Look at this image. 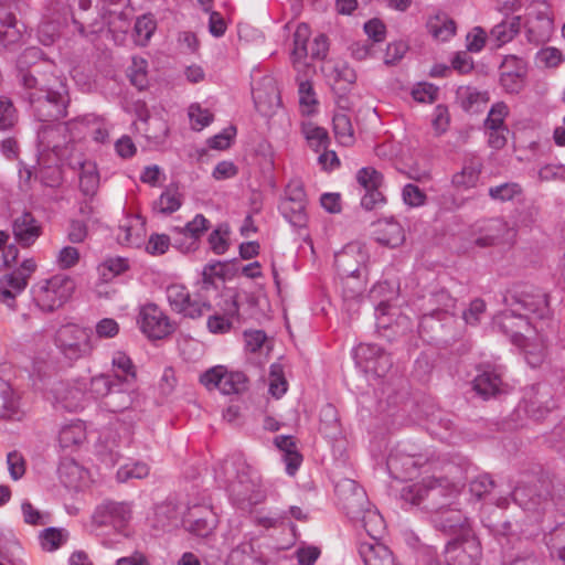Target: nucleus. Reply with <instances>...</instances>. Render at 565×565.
<instances>
[{"label": "nucleus", "mask_w": 565, "mask_h": 565, "mask_svg": "<svg viewBox=\"0 0 565 565\" xmlns=\"http://www.w3.org/2000/svg\"><path fill=\"white\" fill-rule=\"evenodd\" d=\"M546 311V300L543 296H525L523 299H516L509 309L493 318L494 327L523 350L527 364L533 367L539 366L545 358Z\"/></svg>", "instance_id": "f257e3e1"}, {"label": "nucleus", "mask_w": 565, "mask_h": 565, "mask_svg": "<svg viewBox=\"0 0 565 565\" xmlns=\"http://www.w3.org/2000/svg\"><path fill=\"white\" fill-rule=\"evenodd\" d=\"M87 135L99 142H104L108 136L100 121L95 116L88 115L67 124L45 126L38 132V139L43 151L51 148L55 156L62 159L68 142Z\"/></svg>", "instance_id": "f03ea898"}, {"label": "nucleus", "mask_w": 565, "mask_h": 565, "mask_svg": "<svg viewBox=\"0 0 565 565\" xmlns=\"http://www.w3.org/2000/svg\"><path fill=\"white\" fill-rule=\"evenodd\" d=\"M52 342L58 354L70 363L89 356L95 348L92 330L74 319H64L56 327Z\"/></svg>", "instance_id": "7ed1b4c3"}, {"label": "nucleus", "mask_w": 565, "mask_h": 565, "mask_svg": "<svg viewBox=\"0 0 565 565\" xmlns=\"http://www.w3.org/2000/svg\"><path fill=\"white\" fill-rule=\"evenodd\" d=\"M75 288L73 278L64 274H56L34 282L30 292L34 306L40 311L52 313L71 300Z\"/></svg>", "instance_id": "20e7f679"}, {"label": "nucleus", "mask_w": 565, "mask_h": 565, "mask_svg": "<svg viewBox=\"0 0 565 565\" xmlns=\"http://www.w3.org/2000/svg\"><path fill=\"white\" fill-rule=\"evenodd\" d=\"M28 98L41 121L66 116L67 90L64 78L61 76H53L52 81L41 84L40 88L28 94Z\"/></svg>", "instance_id": "39448f33"}, {"label": "nucleus", "mask_w": 565, "mask_h": 565, "mask_svg": "<svg viewBox=\"0 0 565 565\" xmlns=\"http://www.w3.org/2000/svg\"><path fill=\"white\" fill-rule=\"evenodd\" d=\"M311 31L308 24L300 23L294 33V50L291 52V63L294 68L305 76L313 73V67L307 62L308 56L313 60H323L329 51L328 39L323 34L317 35L307 46Z\"/></svg>", "instance_id": "423d86ee"}, {"label": "nucleus", "mask_w": 565, "mask_h": 565, "mask_svg": "<svg viewBox=\"0 0 565 565\" xmlns=\"http://www.w3.org/2000/svg\"><path fill=\"white\" fill-rule=\"evenodd\" d=\"M137 324L149 340H162L174 331V324L167 313L152 302L140 306Z\"/></svg>", "instance_id": "0eeeda50"}, {"label": "nucleus", "mask_w": 565, "mask_h": 565, "mask_svg": "<svg viewBox=\"0 0 565 565\" xmlns=\"http://www.w3.org/2000/svg\"><path fill=\"white\" fill-rule=\"evenodd\" d=\"M201 383L207 390H218L224 395L238 394L246 388V376L238 371H228L223 365H216L200 376Z\"/></svg>", "instance_id": "6e6552de"}, {"label": "nucleus", "mask_w": 565, "mask_h": 565, "mask_svg": "<svg viewBox=\"0 0 565 565\" xmlns=\"http://www.w3.org/2000/svg\"><path fill=\"white\" fill-rule=\"evenodd\" d=\"M166 294L171 309L183 317L195 319L202 317L211 309L210 302L192 299L186 287L181 284L169 285Z\"/></svg>", "instance_id": "1a4fd4ad"}, {"label": "nucleus", "mask_w": 565, "mask_h": 565, "mask_svg": "<svg viewBox=\"0 0 565 565\" xmlns=\"http://www.w3.org/2000/svg\"><path fill=\"white\" fill-rule=\"evenodd\" d=\"M481 546L473 535L449 542L445 550L448 565H479Z\"/></svg>", "instance_id": "9d476101"}, {"label": "nucleus", "mask_w": 565, "mask_h": 565, "mask_svg": "<svg viewBox=\"0 0 565 565\" xmlns=\"http://www.w3.org/2000/svg\"><path fill=\"white\" fill-rule=\"evenodd\" d=\"M555 403L552 398L551 387L546 384L531 386L524 393L523 399L518 407V412H524L535 420L542 419Z\"/></svg>", "instance_id": "9b49d317"}, {"label": "nucleus", "mask_w": 565, "mask_h": 565, "mask_svg": "<svg viewBox=\"0 0 565 565\" xmlns=\"http://www.w3.org/2000/svg\"><path fill=\"white\" fill-rule=\"evenodd\" d=\"M253 99L256 110L270 117L281 107L280 93L271 76H264L253 86Z\"/></svg>", "instance_id": "f8f14e48"}, {"label": "nucleus", "mask_w": 565, "mask_h": 565, "mask_svg": "<svg viewBox=\"0 0 565 565\" xmlns=\"http://www.w3.org/2000/svg\"><path fill=\"white\" fill-rule=\"evenodd\" d=\"M356 363L366 373L384 375L392 366V360L379 345L361 343L354 350Z\"/></svg>", "instance_id": "ddd939ff"}, {"label": "nucleus", "mask_w": 565, "mask_h": 565, "mask_svg": "<svg viewBox=\"0 0 565 565\" xmlns=\"http://www.w3.org/2000/svg\"><path fill=\"white\" fill-rule=\"evenodd\" d=\"M146 220L140 214L127 213L119 221L116 232L117 242L127 247L139 248L146 244Z\"/></svg>", "instance_id": "4468645a"}, {"label": "nucleus", "mask_w": 565, "mask_h": 565, "mask_svg": "<svg viewBox=\"0 0 565 565\" xmlns=\"http://www.w3.org/2000/svg\"><path fill=\"white\" fill-rule=\"evenodd\" d=\"M131 516V508L125 502L106 501L99 504L93 515L92 522L96 527L111 525L120 531Z\"/></svg>", "instance_id": "2eb2a0df"}, {"label": "nucleus", "mask_w": 565, "mask_h": 565, "mask_svg": "<svg viewBox=\"0 0 565 565\" xmlns=\"http://www.w3.org/2000/svg\"><path fill=\"white\" fill-rule=\"evenodd\" d=\"M554 18L547 9L531 11L525 22V35L533 44H543L551 40L554 33Z\"/></svg>", "instance_id": "dca6fc26"}, {"label": "nucleus", "mask_w": 565, "mask_h": 565, "mask_svg": "<svg viewBox=\"0 0 565 565\" xmlns=\"http://www.w3.org/2000/svg\"><path fill=\"white\" fill-rule=\"evenodd\" d=\"M527 63L515 55H508L501 64L500 84L507 93L516 94L524 87Z\"/></svg>", "instance_id": "f3484780"}, {"label": "nucleus", "mask_w": 565, "mask_h": 565, "mask_svg": "<svg viewBox=\"0 0 565 565\" xmlns=\"http://www.w3.org/2000/svg\"><path fill=\"white\" fill-rule=\"evenodd\" d=\"M115 385V382L109 375L98 374L90 380L89 393L94 397H104L110 394L108 405L113 407V412H118L129 407L132 398L128 390L113 392Z\"/></svg>", "instance_id": "a211bd4d"}, {"label": "nucleus", "mask_w": 565, "mask_h": 565, "mask_svg": "<svg viewBox=\"0 0 565 565\" xmlns=\"http://www.w3.org/2000/svg\"><path fill=\"white\" fill-rule=\"evenodd\" d=\"M356 180L366 191L361 200L363 207L372 210L385 202V196L380 190L383 184V177L379 171L371 167L362 168L356 174Z\"/></svg>", "instance_id": "6ab92c4d"}, {"label": "nucleus", "mask_w": 565, "mask_h": 565, "mask_svg": "<svg viewBox=\"0 0 565 565\" xmlns=\"http://www.w3.org/2000/svg\"><path fill=\"white\" fill-rule=\"evenodd\" d=\"M68 14V9L64 6L56 9H47L38 29V38L43 45H52L55 42L60 36L61 29L67 22Z\"/></svg>", "instance_id": "aec40b11"}, {"label": "nucleus", "mask_w": 565, "mask_h": 565, "mask_svg": "<svg viewBox=\"0 0 565 565\" xmlns=\"http://www.w3.org/2000/svg\"><path fill=\"white\" fill-rule=\"evenodd\" d=\"M306 193L298 181H292L286 189V201L281 205L282 213L290 223L301 226L306 221L305 215Z\"/></svg>", "instance_id": "412c9836"}, {"label": "nucleus", "mask_w": 565, "mask_h": 565, "mask_svg": "<svg viewBox=\"0 0 565 565\" xmlns=\"http://www.w3.org/2000/svg\"><path fill=\"white\" fill-rule=\"evenodd\" d=\"M433 522L450 534L470 535L468 519L458 509L440 507L433 515Z\"/></svg>", "instance_id": "4be33fe9"}, {"label": "nucleus", "mask_w": 565, "mask_h": 565, "mask_svg": "<svg viewBox=\"0 0 565 565\" xmlns=\"http://www.w3.org/2000/svg\"><path fill=\"white\" fill-rule=\"evenodd\" d=\"M216 524L214 513L207 507H193L182 519V525L190 532L206 536Z\"/></svg>", "instance_id": "5701e85b"}, {"label": "nucleus", "mask_w": 565, "mask_h": 565, "mask_svg": "<svg viewBox=\"0 0 565 565\" xmlns=\"http://www.w3.org/2000/svg\"><path fill=\"white\" fill-rule=\"evenodd\" d=\"M209 228V221L202 215L198 214L192 221L188 222L182 228H178L177 233L181 239L174 241L175 246L182 253H190L198 248V242L201 235Z\"/></svg>", "instance_id": "b1692460"}, {"label": "nucleus", "mask_w": 565, "mask_h": 565, "mask_svg": "<svg viewBox=\"0 0 565 565\" xmlns=\"http://www.w3.org/2000/svg\"><path fill=\"white\" fill-rule=\"evenodd\" d=\"M419 462L420 457L409 455L404 448L397 447L388 455L386 465L393 478L404 480L412 478Z\"/></svg>", "instance_id": "393cba45"}, {"label": "nucleus", "mask_w": 565, "mask_h": 565, "mask_svg": "<svg viewBox=\"0 0 565 565\" xmlns=\"http://www.w3.org/2000/svg\"><path fill=\"white\" fill-rule=\"evenodd\" d=\"M13 235L22 247L32 246L42 234V226L31 213H23L13 222Z\"/></svg>", "instance_id": "a878e982"}, {"label": "nucleus", "mask_w": 565, "mask_h": 565, "mask_svg": "<svg viewBox=\"0 0 565 565\" xmlns=\"http://www.w3.org/2000/svg\"><path fill=\"white\" fill-rule=\"evenodd\" d=\"M426 29L436 42L446 43L456 35L457 24L446 12L437 11L428 17Z\"/></svg>", "instance_id": "bb28decb"}, {"label": "nucleus", "mask_w": 565, "mask_h": 565, "mask_svg": "<svg viewBox=\"0 0 565 565\" xmlns=\"http://www.w3.org/2000/svg\"><path fill=\"white\" fill-rule=\"evenodd\" d=\"M321 71L335 92L347 90L356 79L354 70L347 63L329 61L322 65Z\"/></svg>", "instance_id": "cd10ccee"}, {"label": "nucleus", "mask_w": 565, "mask_h": 565, "mask_svg": "<svg viewBox=\"0 0 565 565\" xmlns=\"http://www.w3.org/2000/svg\"><path fill=\"white\" fill-rule=\"evenodd\" d=\"M28 287L25 277H20L18 273L12 271L0 277V302L10 310H15V299Z\"/></svg>", "instance_id": "c85d7f7f"}, {"label": "nucleus", "mask_w": 565, "mask_h": 565, "mask_svg": "<svg viewBox=\"0 0 565 565\" xmlns=\"http://www.w3.org/2000/svg\"><path fill=\"white\" fill-rule=\"evenodd\" d=\"M366 260V254L361 246L355 244L348 245L342 252L335 255V264L340 273L344 276H355L360 273V267Z\"/></svg>", "instance_id": "c756f323"}, {"label": "nucleus", "mask_w": 565, "mask_h": 565, "mask_svg": "<svg viewBox=\"0 0 565 565\" xmlns=\"http://www.w3.org/2000/svg\"><path fill=\"white\" fill-rule=\"evenodd\" d=\"M375 239L388 247L395 248L405 241L402 225L393 218L379 220L374 228Z\"/></svg>", "instance_id": "7c9ffc66"}, {"label": "nucleus", "mask_w": 565, "mask_h": 565, "mask_svg": "<svg viewBox=\"0 0 565 565\" xmlns=\"http://www.w3.org/2000/svg\"><path fill=\"white\" fill-rule=\"evenodd\" d=\"M509 233L508 224L501 218H492L483 222L479 227V235L475 243L480 247H488L498 244Z\"/></svg>", "instance_id": "2f4dec72"}, {"label": "nucleus", "mask_w": 565, "mask_h": 565, "mask_svg": "<svg viewBox=\"0 0 565 565\" xmlns=\"http://www.w3.org/2000/svg\"><path fill=\"white\" fill-rule=\"evenodd\" d=\"M475 391L484 398L495 396L508 391V385L494 371H483L473 380Z\"/></svg>", "instance_id": "473e14b6"}, {"label": "nucleus", "mask_w": 565, "mask_h": 565, "mask_svg": "<svg viewBox=\"0 0 565 565\" xmlns=\"http://www.w3.org/2000/svg\"><path fill=\"white\" fill-rule=\"evenodd\" d=\"M361 555L365 565H402L396 561L392 551L379 542L363 544Z\"/></svg>", "instance_id": "72a5a7b5"}, {"label": "nucleus", "mask_w": 565, "mask_h": 565, "mask_svg": "<svg viewBox=\"0 0 565 565\" xmlns=\"http://www.w3.org/2000/svg\"><path fill=\"white\" fill-rule=\"evenodd\" d=\"M445 486L441 481L429 480L425 484H412L402 490V498L413 504H419L425 495L429 493L435 498L444 493Z\"/></svg>", "instance_id": "f704fd0d"}, {"label": "nucleus", "mask_w": 565, "mask_h": 565, "mask_svg": "<svg viewBox=\"0 0 565 565\" xmlns=\"http://www.w3.org/2000/svg\"><path fill=\"white\" fill-rule=\"evenodd\" d=\"M481 161L478 158H472L465 162L461 171L452 177V184L458 190H469L475 188L479 181L481 172Z\"/></svg>", "instance_id": "c9c22d12"}, {"label": "nucleus", "mask_w": 565, "mask_h": 565, "mask_svg": "<svg viewBox=\"0 0 565 565\" xmlns=\"http://www.w3.org/2000/svg\"><path fill=\"white\" fill-rule=\"evenodd\" d=\"M114 377L118 384L131 386L136 382L137 372L131 359L124 352H116L111 360Z\"/></svg>", "instance_id": "e433bc0d"}, {"label": "nucleus", "mask_w": 565, "mask_h": 565, "mask_svg": "<svg viewBox=\"0 0 565 565\" xmlns=\"http://www.w3.org/2000/svg\"><path fill=\"white\" fill-rule=\"evenodd\" d=\"M138 110V118L140 120L137 124V129L142 131L148 139H159L164 137L168 131V127L163 120L157 117H148L145 105H140Z\"/></svg>", "instance_id": "4c0bfd02"}, {"label": "nucleus", "mask_w": 565, "mask_h": 565, "mask_svg": "<svg viewBox=\"0 0 565 565\" xmlns=\"http://www.w3.org/2000/svg\"><path fill=\"white\" fill-rule=\"evenodd\" d=\"M55 403L64 408L76 411L79 407L82 391L71 386L68 383H57L50 392Z\"/></svg>", "instance_id": "58836bf2"}, {"label": "nucleus", "mask_w": 565, "mask_h": 565, "mask_svg": "<svg viewBox=\"0 0 565 565\" xmlns=\"http://www.w3.org/2000/svg\"><path fill=\"white\" fill-rule=\"evenodd\" d=\"M521 20L519 17L504 20L494 25L490 32V39L495 42L497 46H502L511 42L519 33Z\"/></svg>", "instance_id": "ea45409f"}, {"label": "nucleus", "mask_w": 565, "mask_h": 565, "mask_svg": "<svg viewBox=\"0 0 565 565\" xmlns=\"http://www.w3.org/2000/svg\"><path fill=\"white\" fill-rule=\"evenodd\" d=\"M22 38L21 30L17 24L15 17L7 11L0 10V42L4 45H11L19 42Z\"/></svg>", "instance_id": "a19ab883"}, {"label": "nucleus", "mask_w": 565, "mask_h": 565, "mask_svg": "<svg viewBox=\"0 0 565 565\" xmlns=\"http://www.w3.org/2000/svg\"><path fill=\"white\" fill-rule=\"evenodd\" d=\"M238 315V305L233 298L230 307L226 309L225 315H213L207 319L206 327L211 333L224 334L230 332L233 322L232 318Z\"/></svg>", "instance_id": "79ce46f5"}, {"label": "nucleus", "mask_w": 565, "mask_h": 565, "mask_svg": "<svg viewBox=\"0 0 565 565\" xmlns=\"http://www.w3.org/2000/svg\"><path fill=\"white\" fill-rule=\"evenodd\" d=\"M86 439V427L82 420H75L64 425L58 434L62 447H72L82 444Z\"/></svg>", "instance_id": "37998d69"}, {"label": "nucleus", "mask_w": 565, "mask_h": 565, "mask_svg": "<svg viewBox=\"0 0 565 565\" xmlns=\"http://www.w3.org/2000/svg\"><path fill=\"white\" fill-rule=\"evenodd\" d=\"M333 131L339 145L350 147L354 143L355 137L350 117L344 113H337L333 116Z\"/></svg>", "instance_id": "c03bdc74"}, {"label": "nucleus", "mask_w": 565, "mask_h": 565, "mask_svg": "<svg viewBox=\"0 0 565 565\" xmlns=\"http://www.w3.org/2000/svg\"><path fill=\"white\" fill-rule=\"evenodd\" d=\"M302 134L309 145L316 152L326 150L329 146L328 131L311 121L302 124Z\"/></svg>", "instance_id": "a18cd8bd"}, {"label": "nucleus", "mask_w": 565, "mask_h": 565, "mask_svg": "<svg viewBox=\"0 0 565 565\" xmlns=\"http://www.w3.org/2000/svg\"><path fill=\"white\" fill-rule=\"evenodd\" d=\"M298 95L299 107L302 115L312 116L318 113L319 102L312 84L309 81H299Z\"/></svg>", "instance_id": "49530a36"}, {"label": "nucleus", "mask_w": 565, "mask_h": 565, "mask_svg": "<svg viewBox=\"0 0 565 565\" xmlns=\"http://www.w3.org/2000/svg\"><path fill=\"white\" fill-rule=\"evenodd\" d=\"M99 185V173L96 163L83 161L79 163V186L85 194H93Z\"/></svg>", "instance_id": "de8ad7c7"}, {"label": "nucleus", "mask_w": 565, "mask_h": 565, "mask_svg": "<svg viewBox=\"0 0 565 565\" xmlns=\"http://www.w3.org/2000/svg\"><path fill=\"white\" fill-rule=\"evenodd\" d=\"M181 206V195L177 189H167L158 200L153 202V211L161 214H170Z\"/></svg>", "instance_id": "09e8293b"}, {"label": "nucleus", "mask_w": 565, "mask_h": 565, "mask_svg": "<svg viewBox=\"0 0 565 565\" xmlns=\"http://www.w3.org/2000/svg\"><path fill=\"white\" fill-rule=\"evenodd\" d=\"M534 61L537 67L555 68L565 61V56L557 47L545 46L536 52Z\"/></svg>", "instance_id": "8fccbe9b"}, {"label": "nucleus", "mask_w": 565, "mask_h": 565, "mask_svg": "<svg viewBox=\"0 0 565 565\" xmlns=\"http://www.w3.org/2000/svg\"><path fill=\"white\" fill-rule=\"evenodd\" d=\"M67 540V532L62 529L49 527L41 532L40 544L43 550L53 552L61 547Z\"/></svg>", "instance_id": "3c124183"}, {"label": "nucleus", "mask_w": 565, "mask_h": 565, "mask_svg": "<svg viewBox=\"0 0 565 565\" xmlns=\"http://www.w3.org/2000/svg\"><path fill=\"white\" fill-rule=\"evenodd\" d=\"M461 105L467 111H478L488 100V94L467 87L460 92Z\"/></svg>", "instance_id": "603ef678"}, {"label": "nucleus", "mask_w": 565, "mask_h": 565, "mask_svg": "<svg viewBox=\"0 0 565 565\" xmlns=\"http://www.w3.org/2000/svg\"><path fill=\"white\" fill-rule=\"evenodd\" d=\"M149 475V467L142 461H131L122 465L117 471V480L126 482L130 479H142Z\"/></svg>", "instance_id": "864d4df0"}, {"label": "nucleus", "mask_w": 565, "mask_h": 565, "mask_svg": "<svg viewBox=\"0 0 565 565\" xmlns=\"http://www.w3.org/2000/svg\"><path fill=\"white\" fill-rule=\"evenodd\" d=\"M209 245L216 255H223L230 248V230L225 225L217 226L209 235Z\"/></svg>", "instance_id": "5fc2aeb1"}, {"label": "nucleus", "mask_w": 565, "mask_h": 565, "mask_svg": "<svg viewBox=\"0 0 565 565\" xmlns=\"http://www.w3.org/2000/svg\"><path fill=\"white\" fill-rule=\"evenodd\" d=\"M188 116L192 129L196 131H201L213 120V114L207 108H203L200 104L190 105Z\"/></svg>", "instance_id": "6e6d98bb"}, {"label": "nucleus", "mask_w": 565, "mask_h": 565, "mask_svg": "<svg viewBox=\"0 0 565 565\" xmlns=\"http://www.w3.org/2000/svg\"><path fill=\"white\" fill-rule=\"evenodd\" d=\"M269 394L275 398H280L288 388V383L284 376L282 367L279 364H273L269 372Z\"/></svg>", "instance_id": "4d7b16f0"}, {"label": "nucleus", "mask_w": 565, "mask_h": 565, "mask_svg": "<svg viewBox=\"0 0 565 565\" xmlns=\"http://www.w3.org/2000/svg\"><path fill=\"white\" fill-rule=\"evenodd\" d=\"M128 269L129 260L119 256L105 259L99 267L100 274L105 279H111L124 274Z\"/></svg>", "instance_id": "13d9d810"}, {"label": "nucleus", "mask_w": 565, "mask_h": 565, "mask_svg": "<svg viewBox=\"0 0 565 565\" xmlns=\"http://www.w3.org/2000/svg\"><path fill=\"white\" fill-rule=\"evenodd\" d=\"M363 526L372 539H377L384 532L385 525L382 515L375 510H366L362 518Z\"/></svg>", "instance_id": "bf43d9fd"}, {"label": "nucleus", "mask_w": 565, "mask_h": 565, "mask_svg": "<svg viewBox=\"0 0 565 565\" xmlns=\"http://www.w3.org/2000/svg\"><path fill=\"white\" fill-rule=\"evenodd\" d=\"M7 467L10 478L13 481H18L23 478L26 471V460L24 456L18 451L12 450L7 455Z\"/></svg>", "instance_id": "052dcab7"}, {"label": "nucleus", "mask_w": 565, "mask_h": 565, "mask_svg": "<svg viewBox=\"0 0 565 565\" xmlns=\"http://www.w3.org/2000/svg\"><path fill=\"white\" fill-rule=\"evenodd\" d=\"M509 114V107L502 103H495L492 105L489 110L488 117L484 121L486 129H498V128H508L504 124V120Z\"/></svg>", "instance_id": "680f3d73"}, {"label": "nucleus", "mask_w": 565, "mask_h": 565, "mask_svg": "<svg viewBox=\"0 0 565 565\" xmlns=\"http://www.w3.org/2000/svg\"><path fill=\"white\" fill-rule=\"evenodd\" d=\"M226 264L215 260L206 264L202 270V282L205 287L213 286L216 280H224Z\"/></svg>", "instance_id": "e2e57ef3"}, {"label": "nucleus", "mask_w": 565, "mask_h": 565, "mask_svg": "<svg viewBox=\"0 0 565 565\" xmlns=\"http://www.w3.org/2000/svg\"><path fill=\"white\" fill-rule=\"evenodd\" d=\"M156 30V22L149 14L142 15L137 19L135 24L136 41L145 45L151 38Z\"/></svg>", "instance_id": "0e129e2a"}, {"label": "nucleus", "mask_w": 565, "mask_h": 565, "mask_svg": "<svg viewBox=\"0 0 565 565\" xmlns=\"http://www.w3.org/2000/svg\"><path fill=\"white\" fill-rule=\"evenodd\" d=\"M23 521L30 525H44L49 522V514L36 509L29 500L21 503Z\"/></svg>", "instance_id": "69168bd1"}, {"label": "nucleus", "mask_w": 565, "mask_h": 565, "mask_svg": "<svg viewBox=\"0 0 565 565\" xmlns=\"http://www.w3.org/2000/svg\"><path fill=\"white\" fill-rule=\"evenodd\" d=\"M128 76L132 85L142 89L147 85V61L141 57H134Z\"/></svg>", "instance_id": "338daca9"}, {"label": "nucleus", "mask_w": 565, "mask_h": 565, "mask_svg": "<svg viewBox=\"0 0 565 565\" xmlns=\"http://www.w3.org/2000/svg\"><path fill=\"white\" fill-rule=\"evenodd\" d=\"M522 192L521 186L518 183H503L497 186H492L489 189V195L491 199L497 201H510L515 196L520 195Z\"/></svg>", "instance_id": "774afa93"}]
</instances>
